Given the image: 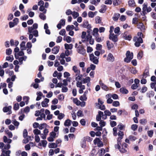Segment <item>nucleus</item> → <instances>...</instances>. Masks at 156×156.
I'll use <instances>...</instances> for the list:
<instances>
[{"mask_svg": "<svg viewBox=\"0 0 156 156\" xmlns=\"http://www.w3.org/2000/svg\"><path fill=\"white\" fill-rule=\"evenodd\" d=\"M133 58V53L132 52L131 53L129 51H127L126 53V57L124 58V61L126 62L129 63L130 62Z\"/></svg>", "mask_w": 156, "mask_h": 156, "instance_id": "obj_1", "label": "nucleus"}, {"mask_svg": "<svg viewBox=\"0 0 156 156\" xmlns=\"http://www.w3.org/2000/svg\"><path fill=\"white\" fill-rule=\"evenodd\" d=\"M89 41L90 44L93 45L94 42V39L92 38V36L89 34H87L86 36V40H82V41L83 42H84L86 41Z\"/></svg>", "mask_w": 156, "mask_h": 156, "instance_id": "obj_2", "label": "nucleus"}, {"mask_svg": "<svg viewBox=\"0 0 156 156\" xmlns=\"http://www.w3.org/2000/svg\"><path fill=\"white\" fill-rule=\"evenodd\" d=\"M80 26L84 28H87L88 30H90L91 28V25L89 24L88 21L86 20L83 21V23L80 24Z\"/></svg>", "mask_w": 156, "mask_h": 156, "instance_id": "obj_3", "label": "nucleus"}, {"mask_svg": "<svg viewBox=\"0 0 156 156\" xmlns=\"http://www.w3.org/2000/svg\"><path fill=\"white\" fill-rule=\"evenodd\" d=\"M77 50L78 53L83 55L86 53V50L84 49L83 46L81 45H79L78 47Z\"/></svg>", "mask_w": 156, "mask_h": 156, "instance_id": "obj_4", "label": "nucleus"}, {"mask_svg": "<svg viewBox=\"0 0 156 156\" xmlns=\"http://www.w3.org/2000/svg\"><path fill=\"white\" fill-rule=\"evenodd\" d=\"M109 39L114 42H116L118 40L117 36L116 35H115L114 33L110 34Z\"/></svg>", "mask_w": 156, "mask_h": 156, "instance_id": "obj_5", "label": "nucleus"}, {"mask_svg": "<svg viewBox=\"0 0 156 156\" xmlns=\"http://www.w3.org/2000/svg\"><path fill=\"white\" fill-rule=\"evenodd\" d=\"M12 106H9L8 107H5L3 108V111L4 112H9L7 114L8 115L11 114L12 113L11 111Z\"/></svg>", "mask_w": 156, "mask_h": 156, "instance_id": "obj_6", "label": "nucleus"}, {"mask_svg": "<svg viewBox=\"0 0 156 156\" xmlns=\"http://www.w3.org/2000/svg\"><path fill=\"white\" fill-rule=\"evenodd\" d=\"M122 37L124 38L125 40L130 41L132 38L131 35H128V32H125L124 33L122 34Z\"/></svg>", "mask_w": 156, "mask_h": 156, "instance_id": "obj_7", "label": "nucleus"}, {"mask_svg": "<svg viewBox=\"0 0 156 156\" xmlns=\"http://www.w3.org/2000/svg\"><path fill=\"white\" fill-rule=\"evenodd\" d=\"M106 60L108 62H113L115 61V58L113 55L110 53L108 55Z\"/></svg>", "mask_w": 156, "mask_h": 156, "instance_id": "obj_8", "label": "nucleus"}, {"mask_svg": "<svg viewBox=\"0 0 156 156\" xmlns=\"http://www.w3.org/2000/svg\"><path fill=\"white\" fill-rule=\"evenodd\" d=\"M147 3H144L143 4V6L142 8L143 11L141 13L142 16H144L147 13L146 11L147 12Z\"/></svg>", "mask_w": 156, "mask_h": 156, "instance_id": "obj_9", "label": "nucleus"}, {"mask_svg": "<svg viewBox=\"0 0 156 156\" xmlns=\"http://www.w3.org/2000/svg\"><path fill=\"white\" fill-rule=\"evenodd\" d=\"M2 153L0 156H10V154L11 153V151L10 150H8L5 151L4 150H2Z\"/></svg>", "mask_w": 156, "mask_h": 156, "instance_id": "obj_10", "label": "nucleus"}, {"mask_svg": "<svg viewBox=\"0 0 156 156\" xmlns=\"http://www.w3.org/2000/svg\"><path fill=\"white\" fill-rule=\"evenodd\" d=\"M103 115V112L99 111L98 112V114L97 115L96 120L98 121H100L101 120L102 115Z\"/></svg>", "mask_w": 156, "mask_h": 156, "instance_id": "obj_11", "label": "nucleus"}, {"mask_svg": "<svg viewBox=\"0 0 156 156\" xmlns=\"http://www.w3.org/2000/svg\"><path fill=\"white\" fill-rule=\"evenodd\" d=\"M138 27L140 29L142 32H144L145 30V27L144 24L142 23H140L138 25Z\"/></svg>", "mask_w": 156, "mask_h": 156, "instance_id": "obj_12", "label": "nucleus"}, {"mask_svg": "<svg viewBox=\"0 0 156 156\" xmlns=\"http://www.w3.org/2000/svg\"><path fill=\"white\" fill-rule=\"evenodd\" d=\"M49 99L45 98L44 101H43L41 103L42 106L43 107L48 106V103L49 102Z\"/></svg>", "mask_w": 156, "mask_h": 156, "instance_id": "obj_13", "label": "nucleus"}, {"mask_svg": "<svg viewBox=\"0 0 156 156\" xmlns=\"http://www.w3.org/2000/svg\"><path fill=\"white\" fill-rule=\"evenodd\" d=\"M59 46H55L51 50L52 53L55 54H57L59 51Z\"/></svg>", "mask_w": 156, "mask_h": 156, "instance_id": "obj_14", "label": "nucleus"}, {"mask_svg": "<svg viewBox=\"0 0 156 156\" xmlns=\"http://www.w3.org/2000/svg\"><path fill=\"white\" fill-rule=\"evenodd\" d=\"M107 6L105 5H101V9L99 10V12L101 13L105 12L107 10Z\"/></svg>", "mask_w": 156, "mask_h": 156, "instance_id": "obj_15", "label": "nucleus"}, {"mask_svg": "<svg viewBox=\"0 0 156 156\" xmlns=\"http://www.w3.org/2000/svg\"><path fill=\"white\" fill-rule=\"evenodd\" d=\"M148 76H149V69L148 68H146L143 74V76L144 77L146 78Z\"/></svg>", "mask_w": 156, "mask_h": 156, "instance_id": "obj_16", "label": "nucleus"}, {"mask_svg": "<svg viewBox=\"0 0 156 156\" xmlns=\"http://www.w3.org/2000/svg\"><path fill=\"white\" fill-rule=\"evenodd\" d=\"M65 48L66 50L71 49H72L73 45L72 44H68L66 43L64 44Z\"/></svg>", "mask_w": 156, "mask_h": 156, "instance_id": "obj_17", "label": "nucleus"}, {"mask_svg": "<svg viewBox=\"0 0 156 156\" xmlns=\"http://www.w3.org/2000/svg\"><path fill=\"white\" fill-rule=\"evenodd\" d=\"M133 41H136L140 43H142L143 42V40L141 37H138L136 36L134 37L133 38Z\"/></svg>", "mask_w": 156, "mask_h": 156, "instance_id": "obj_18", "label": "nucleus"}, {"mask_svg": "<svg viewBox=\"0 0 156 156\" xmlns=\"http://www.w3.org/2000/svg\"><path fill=\"white\" fill-rule=\"evenodd\" d=\"M120 91L122 94H126L129 92L128 90L125 87H122L120 89Z\"/></svg>", "mask_w": 156, "mask_h": 156, "instance_id": "obj_19", "label": "nucleus"}, {"mask_svg": "<svg viewBox=\"0 0 156 156\" xmlns=\"http://www.w3.org/2000/svg\"><path fill=\"white\" fill-rule=\"evenodd\" d=\"M120 16V14L118 13H115L114 14L113 16L112 17L113 20L115 21H117L119 16Z\"/></svg>", "mask_w": 156, "mask_h": 156, "instance_id": "obj_20", "label": "nucleus"}, {"mask_svg": "<svg viewBox=\"0 0 156 156\" xmlns=\"http://www.w3.org/2000/svg\"><path fill=\"white\" fill-rule=\"evenodd\" d=\"M106 44L108 49V50H110L113 47V44L112 43H110L109 41H107Z\"/></svg>", "mask_w": 156, "mask_h": 156, "instance_id": "obj_21", "label": "nucleus"}, {"mask_svg": "<svg viewBox=\"0 0 156 156\" xmlns=\"http://www.w3.org/2000/svg\"><path fill=\"white\" fill-rule=\"evenodd\" d=\"M72 121L68 119L66 120L64 123V125L65 126H69L71 125Z\"/></svg>", "mask_w": 156, "mask_h": 156, "instance_id": "obj_22", "label": "nucleus"}, {"mask_svg": "<svg viewBox=\"0 0 156 156\" xmlns=\"http://www.w3.org/2000/svg\"><path fill=\"white\" fill-rule=\"evenodd\" d=\"M58 145L55 143H51L49 144L48 147L51 148H56Z\"/></svg>", "mask_w": 156, "mask_h": 156, "instance_id": "obj_23", "label": "nucleus"}, {"mask_svg": "<svg viewBox=\"0 0 156 156\" xmlns=\"http://www.w3.org/2000/svg\"><path fill=\"white\" fill-rule=\"evenodd\" d=\"M90 80V79L89 77H86L85 78H83L82 81L83 83H89Z\"/></svg>", "mask_w": 156, "mask_h": 156, "instance_id": "obj_24", "label": "nucleus"}, {"mask_svg": "<svg viewBox=\"0 0 156 156\" xmlns=\"http://www.w3.org/2000/svg\"><path fill=\"white\" fill-rule=\"evenodd\" d=\"M128 5L129 6L134 7L136 5L134 0H129L128 1Z\"/></svg>", "mask_w": 156, "mask_h": 156, "instance_id": "obj_25", "label": "nucleus"}, {"mask_svg": "<svg viewBox=\"0 0 156 156\" xmlns=\"http://www.w3.org/2000/svg\"><path fill=\"white\" fill-rule=\"evenodd\" d=\"M25 42L24 41H23L20 44V48L21 50H26V47H25Z\"/></svg>", "mask_w": 156, "mask_h": 156, "instance_id": "obj_26", "label": "nucleus"}, {"mask_svg": "<svg viewBox=\"0 0 156 156\" xmlns=\"http://www.w3.org/2000/svg\"><path fill=\"white\" fill-rule=\"evenodd\" d=\"M31 136H27L26 138L23 140V143L24 144H27L28 143L30 140H31Z\"/></svg>", "mask_w": 156, "mask_h": 156, "instance_id": "obj_27", "label": "nucleus"}, {"mask_svg": "<svg viewBox=\"0 0 156 156\" xmlns=\"http://www.w3.org/2000/svg\"><path fill=\"white\" fill-rule=\"evenodd\" d=\"M12 123L15 126H17V128H18L20 123L18 122L17 121L16 119H12Z\"/></svg>", "mask_w": 156, "mask_h": 156, "instance_id": "obj_28", "label": "nucleus"}, {"mask_svg": "<svg viewBox=\"0 0 156 156\" xmlns=\"http://www.w3.org/2000/svg\"><path fill=\"white\" fill-rule=\"evenodd\" d=\"M81 146L83 148H85L86 146V141L83 138L81 142Z\"/></svg>", "mask_w": 156, "mask_h": 156, "instance_id": "obj_29", "label": "nucleus"}, {"mask_svg": "<svg viewBox=\"0 0 156 156\" xmlns=\"http://www.w3.org/2000/svg\"><path fill=\"white\" fill-rule=\"evenodd\" d=\"M121 139H121V138H118V139L117 140V141H118L117 144V145L116 144L115 145V148L117 147V146H118L117 148H119L120 147V145L121 144V143L122 142Z\"/></svg>", "mask_w": 156, "mask_h": 156, "instance_id": "obj_30", "label": "nucleus"}, {"mask_svg": "<svg viewBox=\"0 0 156 156\" xmlns=\"http://www.w3.org/2000/svg\"><path fill=\"white\" fill-rule=\"evenodd\" d=\"M154 95V93L152 91H150L147 93V97L150 98L151 97H153Z\"/></svg>", "mask_w": 156, "mask_h": 156, "instance_id": "obj_31", "label": "nucleus"}, {"mask_svg": "<svg viewBox=\"0 0 156 156\" xmlns=\"http://www.w3.org/2000/svg\"><path fill=\"white\" fill-rule=\"evenodd\" d=\"M98 31L99 30L98 28H94L93 31V32L94 33L93 34V36H98V35H99V34L98 33Z\"/></svg>", "mask_w": 156, "mask_h": 156, "instance_id": "obj_32", "label": "nucleus"}, {"mask_svg": "<svg viewBox=\"0 0 156 156\" xmlns=\"http://www.w3.org/2000/svg\"><path fill=\"white\" fill-rule=\"evenodd\" d=\"M14 60V58L13 56L12 55H10L9 56H7L6 58V60L10 61V62H12Z\"/></svg>", "mask_w": 156, "mask_h": 156, "instance_id": "obj_33", "label": "nucleus"}, {"mask_svg": "<svg viewBox=\"0 0 156 156\" xmlns=\"http://www.w3.org/2000/svg\"><path fill=\"white\" fill-rule=\"evenodd\" d=\"M65 37H64L63 40L66 41L68 43H70L72 41V38L70 37L67 36L66 38Z\"/></svg>", "mask_w": 156, "mask_h": 156, "instance_id": "obj_34", "label": "nucleus"}, {"mask_svg": "<svg viewBox=\"0 0 156 156\" xmlns=\"http://www.w3.org/2000/svg\"><path fill=\"white\" fill-rule=\"evenodd\" d=\"M95 20L96 23L100 24L102 23L101 20L99 16H97L95 18Z\"/></svg>", "mask_w": 156, "mask_h": 156, "instance_id": "obj_35", "label": "nucleus"}, {"mask_svg": "<svg viewBox=\"0 0 156 156\" xmlns=\"http://www.w3.org/2000/svg\"><path fill=\"white\" fill-rule=\"evenodd\" d=\"M72 15L74 19H76L79 16L78 12H76L74 11L73 12Z\"/></svg>", "mask_w": 156, "mask_h": 156, "instance_id": "obj_36", "label": "nucleus"}, {"mask_svg": "<svg viewBox=\"0 0 156 156\" xmlns=\"http://www.w3.org/2000/svg\"><path fill=\"white\" fill-rule=\"evenodd\" d=\"M95 12H93L91 11H90L88 13V16L90 18H93L94 17V16L95 15V14H94Z\"/></svg>", "mask_w": 156, "mask_h": 156, "instance_id": "obj_37", "label": "nucleus"}, {"mask_svg": "<svg viewBox=\"0 0 156 156\" xmlns=\"http://www.w3.org/2000/svg\"><path fill=\"white\" fill-rule=\"evenodd\" d=\"M74 28L73 25H68L66 27V30L67 31H69L70 30H73Z\"/></svg>", "mask_w": 156, "mask_h": 156, "instance_id": "obj_38", "label": "nucleus"}, {"mask_svg": "<svg viewBox=\"0 0 156 156\" xmlns=\"http://www.w3.org/2000/svg\"><path fill=\"white\" fill-rule=\"evenodd\" d=\"M117 148L119 149L120 152H121V153H125L127 151V150L126 148L122 147L121 148L120 146V148Z\"/></svg>", "mask_w": 156, "mask_h": 156, "instance_id": "obj_39", "label": "nucleus"}, {"mask_svg": "<svg viewBox=\"0 0 156 156\" xmlns=\"http://www.w3.org/2000/svg\"><path fill=\"white\" fill-rule=\"evenodd\" d=\"M98 103H96L95 105L96 106H97L100 105H102L104 103V102L101 100L100 98H98Z\"/></svg>", "mask_w": 156, "mask_h": 156, "instance_id": "obj_40", "label": "nucleus"}, {"mask_svg": "<svg viewBox=\"0 0 156 156\" xmlns=\"http://www.w3.org/2000/svg\"><path fill=\"white\" fill-rule=\"evenodd\" d=\"M33 133L36 135L41 134V131L37 129H35L33 130Z\"/></svg>", "mask_w": 156, "mask_h": 156, "instance_id": "obj_41", "label": "nucleus"}, {"mask_svg": "<svg viewBox=\"0 0 156 156\" xmlns=\"http://www.w3.org/2000/svg\"><path fill=\"white\" fill-rule=\"evenodd\" d=\"M91 61L94 64H97L99 62L98 58L96 57L93 59L91 60Z\"/></svg>", "mask_w": 156, "mask_h": 156, "instance_id": "obj_42", "label": "nucleus"}, {"mask_svg": "<svg viewBox=\"0 0 156 156\" xmlns=\"http://www.w3.org/2000/svg\"><path fill=\"white\" fill-rule=\"evenodd\" d=\"M39 17L40 19L43 20H44L46 19V16L44 15V13H40L39 15Z\"/></svg>", "mask_w": 156, "mask_h": 156, "instance_id": "obj_43", "label": "nucleus"}, {"mask_svg": "<svg viewBox=\"0 0 156 156\" xmlns=\"http://www.w3.org/2000/svg\"><path fill=\"white\" fill-rule=\"evenodd\" d=\"M101 86V88L105 90L108 91L109 90L108 87L104 83L102 84V85Z\"/></svg>", "mask_w": 156, "mask_h": 156, "instance_id": "obj_44", "label": "nucleus"}, {"mask_svg": "<svg viewBox=\"0 0 156 156\" xmlns=\"http://www.w3.org/2000/svg\"><path fill=\"white\" fill-rule=\"evenodd\" d=\"M39 10L41 11H44L43 13L45 14L46 13L47 10L45 9L44 6H41L39 8Z\"/></svg>", "mask_w": 156, "mask_h": 156, "instance_id": "obj_45", "label": "nucleus"}, {"mask_svg": "<svg viewBox=\"0 0 156 156\" xmlns=\"http://www.w3.org/2000/svg\"><path fill=\"white\" fill-rule=\"evenodd\" d=\"M47 125V124L45 123H43L42 124H41L39 126V129H40L41 130L43 129L44 128L46 127Z\"/></svg>", "mask_w": 156, "mask_h": 156, "instance_id": "obj_46", "label": "nucleus"}, {"mask_svg": "<svg viewBox=\"0 0 156 156\" xmlns=\"http://www.w3.org/2000/svg\"><path fill=\"white\" fill-rule=\"evenodd\" d=\"M83 139L86 141H87L89 142L91 141L92 140V138L88 136L84 137Z\"/></svg>", "mask_w": 156, "mask_h": 156, "instance_id": "obj_47", "label": "nucleus"}, {"mask_svg": "<svg viewBox=\"0 0 156 156\" xmlns=\"http://www.w3.org/2000/svg\"><path fill=\"white\" fill-rule=\"evenodd\" d=\"M140 123L142 125H145L147 122V121L145 119H142L140 120Z\"/></svg>", "mask_w": 156, "mask_h": 156, "instance_id": "obj_48", "label": "nucleus"}, {"mask_svg": "<svg viewBox=\"0 0 156 156\" xmlns=\"http://www.w3.org/2000/svg\"><path fill=\"white\" fill-rule=\"evenodd\" d=\"M73 102L76 104L77 105H80L81 102L79 101L77 98H75L73 99Z\"/></svg>", "mask_w": 156, "mask_h": 156, "instance_id": "obj_49", "label": "nucleus"}, {"mask_svg": "<svg viewBox=\"0 0 156 156\" xmlns=\"http://www.w3.org/2000/svg\"><path fill=\"white\" fill-rule=\"evenodd\" d=\"M95 37L96 40L98 42H100L102 41V40H103V39H101V37H99V35L95 36Z\"/></svg>", "mask_w": 156, "mask_h": 156, "instance_id": "obj_50", "label": "nucleus"}, {"mask_svg": "<svg viewBox=\"0 0 156 156\" xmlns=\"http://www.w3.org/2000/svg\"><path fill=\"white\" fill-rule=\"evenodd\" d=\"M130 71L133 74H136L137 73V71L136 70L135 68H130Z\"/></svg>", "mask_w": 156, "mask_h": 156, "instance_id": "obj_51", "label": "nucleus"}, {"mask_svg": "<svg viewBox=\"0 0 156 156\" xmlns=\"http://www.w3.org/2000/svg\"><path fill=\"white\" fill-rule=\"evenodd\" d=\"M86 32L83 31L82 33V35H81V38L82 39H84V40H86Z\"/></svg>", "mask_w": 156, "mask_h": 156, "instance_id": "obj_52", "label": "nucleus"}, {"mask_svg": "<svg viewBox=\"0 0 156 156\" xmlns=\"http://www.w3.org/2000/svg\"><path fill=\"white\" fill-rule=\"evenodd\" d=\"M112 105L115 107L119 106L120 105L119 102L118 101H115L113 102Z\"/></svg>", "mask_w": 156, "mask_h": 156, "instance_id": "obj_53", "label": "nucleus"}, {"mask_svg": "<svg viewBox=\"0 0 156 156\" xmlns=\"http://www.w3.org/2000/svg\"><path fill=\"white\" fill-rule=\"evenodd\" d=\"M28 132L27 130L25 129L23 130V136L24 138H26L27 136H28Z\"/></svg>", "mask_w": 156, "mask_h": 156, "instance_id": "obj_54", "label": "nucleus"}, {"mask_svg": "<svg viewBox=\"0 0 156 156\" xmlns=\"http://www.w3.org/2000/svg\"><path fill=\"white\" fill-rule=\"evenodd\" d=\"M97 107L98 109H99L101 110H105L106 109L105 105H100L99 106H97Z\"/></svg>", "mask_w": 156, "mask_h": 156, "instance_id": "obj_55", "label": "nucleus"}, {"mask_svg": "<svg viewBox=\"0 0 156 156\" xmlns=\"http://www.w3.org/2000/svg\"><path fill=\"white\" fill-rule=\"evenodd\" d=\"M19 105L18 103L15 104L13 106V109L15 110H17L19 109Z\"/></svg>", "mask_w": 156, "mask_h": 156, "instance_id": "obj_56", "label": "nucleus"}, {"mask_svg": "<svg viewBox=\"0 0 156 156\" xmlns=\"http://www.w3.org/2000/svg\"><path fill=\"white\" fill-rule=\"evenodd\" d=\"M80 99L82 101H86L87 99V96H85V95H83L80 97Z\"/></svg>", "mask_w": 156, "mask_h": 156, "instance_id": "obj_57", "label": "nucleus"}, {"mask_svg": "<svg viewBox=\"0 0 156 156\" xmlns=\"http://www.w3.org/2000/svg\"><path fill=\"white\" fill-rule=\"evenodd\" d=\"M118 135L119 136V138H121V139H122L124 136L123 132L122 131H119L118 133Z\"/></svg>", "mask_w": 156, "mask_h": 156, "instance_id": "obj_58", "label": "nucleus"}, {"mask_svg": "<svg viewBox=\"0 0 156 156\" xmlns=\"http://www.w3.org/2000/svg\"><path fill=\"white\" fill-rule=\"evenodd\" d=\"M65 116V115L62 113H60L58 116V119L59 120H61Z\"/></svg>", "mask_w": 156, "mask_h": 156, "instance_id": "obj_59", "label": "nucleus"}, {"mask_svg": "<svg viewBox=\"0 0 156 156\" xmlns=\"http://www.w3.org/2000/svg\"><path fill=\"white\" fill-rule=\"evenodd\" d=\"M153 131L152 130H149L147 131V133L149 137H151L153 134Z\"/></svg>", "mask_w": 156, "mask_h": 156, "instance_id": "obj_60", "label": "nucleus"}, {"mask_svg": "<svg viewBox=\"0 0 156 156\" xmlns=\"http://www.w3.org/2000/svg\"><path fill=\"white\" fill-rule=\"evenodd\" d=\"M131 129L133 131H135L138 128V126L136 124H133L131 126Z\"/></svg>", "mask_w": 156, "mask_h": 156, "instance_id": "obj_61", "label": "nucleus"}, {"mask_svg": "<svg viewBox=\"0 0 156 156\" xmlns=\"http://www.w3.org/2000/svg\"><path fill=\"white\" fill-rule=\"evenodd\" d=\"M99 124L101 126L103 127L105 126L106 124V123L103 120H101L100 121Z\"/></svg>", "mask_w": 156, "mask_h": 156, "instance_id": "obj_62", "label": "nucleus"}, {"mask_svg": "<svg viewBox=\"0 0 156 156\" xmlns=\"http://www.w3.org/2000/svg\"><path fill=\"white\" fill-rule=\"evenodd\" d=\"M12 52V50L11 48H9L6 50V54L7 55H10Z\"/></svg>", "mask_w": 156, "mask_h": 156, "instance_id": "obj_63", "label": "nucleus"}, {"mask_svg": "<svg viewBox=\"0 0 156 156\" xmlns=\"http://www.w3.org/2000/svg\"><path fill=\"white\" fill-rule=\"evenodd\" d=\"M77 115L78 117L83 116V114L82 111L81 110H79L77 113Z\"/></svg>", "mask_w": 156, "mask_h": 156, "instance_id": "obj_64", "label": "nucleus"}]
</instances>
